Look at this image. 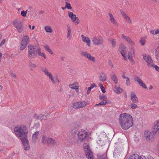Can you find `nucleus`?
Segmentation results:
<instances>
[{
	"label": "nucleus",
	"instance_id": "46",
	"mask_svg": "<svg viewBox=\"0 0 159 159\" xmlns=\"http://www.w3.org/2000/svg\"><path fill=\"white\" fill-rule=\"evenodd\" d=\"M29 67L31 68H35L37 67V65L36 64L34 63H32L31 62L30 63Z\"/></svg>",
	"mask_w": 159,
	"mask_h": 159
},
{
	"label": "nucleus",
	"instance_id": "6",
	"mask_svg": "<svg viewBox=\"0 0 159 159\" xmlns=\"http://www.w3.org/2000/svg\"><path fill=\"white\" fill-rule=\"evenodd\" d=\"M83 149L84 150L86 157L89 159H93V152L90 149V147L86 143L83 144Z\"/></svg>",
	"mask_w": 159,
	"mask_h": 159
},
{
	"label": "nucleus",
	"instance_id": "57",
	"mask_svg": "<svg viewBox=\"0 0 159 159\" xmlns=\"http://www.w3.org/2000/svg\"><path fill=\"white\" fill-rule=\"evenodd\" d=\"M128 58L131 61L134 60L132 58V57H130L129 55H128Z\"/></svg>",
	"mask_w": 159,
	"mask_h": 159
},
{
	"label": "nucleus",
	"instance_id": "20",
	"mask_svg": "<svg viewBox=\"0 0 159 159\" xmlns=\"http://www.w3.org/2000/svg\"><path fill=\"white\" fill-rule=\"evenodd\" d=\"M114 91L117 94H120L122 92L123 89L120 87H115Z\"/></svg>",
	"mask_w": 159,
	"mask_h": 159
},
{
	"label": "nucleus",
	"instance_id": "2",
	"mask_svg": "<svg viewBox=\"0 0 159 159\" xmlns=\"http://www.w3.org/2000/svg\"><path fill=\"white\" fill-rule=\"evenodd\" d=\"M119 122L123 129L126 130L133 125V119L129 114L124 113L120 115Z\"/></svg>",
	"mask_w": 159,
	"mask_h": 159
},
{
	"label": "nucleus",
	"instance_id": "34",
	"mask_svg": "<svg viewBox=\"0 0 159 159\" xmlns=\"http://www.w3.org/2000/svg\"><path fill=\"white\" fill-rule=\"evenodd\" d=\"M70 88L72 89H75L76 91L77 92L78 91H79V90H78L79 86H75V85H74V84H72L71 85V86L70 87Z\"/></svg>",
	"mask_w": 159,
	"mask_h": 159
},
{
	"label": "nucleus",
	"instance_id": "47",
	"mask_svg": "<svg viewBox=\"0 0 159 159\" xmlns=\"http://www.w3.org/2000/svg\"><path fill=\"white\" fill-rule=\"evenodd\" d=\"M102 99H103V100H106V99H107V96L104 95L103 94L101 96H99V99L100 100H101Z\"/></svg>",
	"mask_w": 159,
	"mask_h": 159
},
{
	"label": "nucleus",
	"instance_id": "9",
	"mask_svg": "<svg viewBox=\"0 0 159 159\" xmlns=\"http://www.w3.org/2000/svg\"><path fill=\"white\" fill-rule=\"evenodd\" d=\"M92 41L96 45H100L103 43V39L101 36L94 37Z\"/></svg>",
	"mask_w": 159,
	"mask_h": 159
},
{
	"label": "nucleus",
	"instance_id": "44",
	"mask_svg": "<svg viewBox=\"0 0 159 159\" xmlns=\"http://www.w3.org/2000/svg\"><path fill=\"white\" fill-rule=\"evenodd\" d=\"M130 107L133 109H134L137 107V106L136 104L134 103H131L130 104Z\"/></svg>",
	"mask_w": 159,
	"mask_h": 159
},
{
	"label": "nucleus",
	"instance_id": "50",
	"mask_svg": "<svg viewBox=\"0 0 159 159\" xmlns=\"http://www.w3.org/2000/svg\"><path fill=\"white\" fill-rule=\"evenodd\" d=\"M125 19H126V20L129 23H131V21L130 19L129 18V17L128 16L127 17H126V18H125Z\"/></svg>",
	"mask_w": 159,
	"mask_h": 159
},
{
	"label": "nucleus",
	"instance_id": "45",
	"mask_svg": "<svg viewBox=\"0 0 159 159\" xmlns=\"http://www.w3.org/2000/svg\"><path fill=\"white\" fill-rule=\"evenodd\" d=\"M88 59L89 60L93 61V62L95 61V58L94 57L92 56L91 54L90 55Z\"/></svg>",
	"mask_w": 159,
	"mask_h": 159
},
{
	"label": "nucleus",
	"instance_id": "53",
	"mask_svg": "<svg viewBox=\"0 0 159 159\" xmlns=\"http://www.w3.org/2000/svg\"><path fill=\"white\" fill-rule=\"evenodd\" d=\"M5 39H3L0 43V47L3 45L5 43Z\"/></svg>",
	"mask_w": 159,
	"mask_h": 159
},
{
	"label": "nucleus",
	"instance_id": "16",
	"mask_svg": "<svg viewBox=\"0 0 159 159\" xmlns=\"http://www.w3.org/2000/svg\"><path fill=\"white\" fill-rule=\"evenodd\" d=\"M121 36L123 39H125L130 44L133 45L134 44V43L129 37L125 36L123 34H122Z\"/></svg>",
	"mask_w": 159,
	"mask_h": 159
},
{
	"label": "nucleus",
	"instance_id": "21",
	"mask_svg": "<svg viewBox=\"0 0 159 159\" xmlns=\"http://www.w3.org/2000/svg\"><path fill=\"white\" fill-rule=\"evenodd\" d=\"M139 156L137 154H132L128 159H140Z\"/></svg>",
	"mask_w": 159,
	"mask_h": 159
},
{
	"label": "nucleus",
	"instance_id": "23",
	"mask_svg": "<svg viewBox=\"0 0 159 159\" xmlns=\"http://www.w3.org/2000/svg\"><path fill=\"white\" fill-rule=\"evenodd\" d=\"M83 40L84 42H85L87 43V44L89 46H90V40L89 38L88 37H85L84 39L83 37Z\"/></svg>",
	"mask_w": 159,
	"mask_h": 159
},
{
	"label": "nucleus",
	"instance_id": "4",
	"mask_svg": "<svg viewBox=\"0 0 159 159\" xmlns=\"http://www.w3.org/2000/svg\"><path fill=\"white\" fill-rule=\"evenodd\" d=\"M78 139L77 143H78L79 141L83 142L87 140L88 137V133L84 129H81L77 134Z\"/></svg>",
	"mask_w": 159,
	"mask_h": 159
},
{
	"label": "nucleus",
	"instance_id": "54",
	"mask_svg": "<svg viewBox=\"0 0 159 159\" xmlns=\"http://www.w3.org/2000/svg\"><path fill=\"white\" fill-rule=\"evenodd\" d=\"M91 89H92L90 88V87H89L88 88V90H87V94L88 95V94H89Z\"/></svg>",
	"mask_w": 159,
	"mask_h": 159
},
{
	"label": "nucleus",
	"instance_id": "61",
	"mask_svg": "<svg viewBox=\"0 0 159 159\" xmlns=\"http://www.w3.org/2000/svg\"><path fill=\"white\" fill-rule=\"evenodd\" d=\"M155 35H157V34H159V29H157V30L155 31Z\"/></svg>",
	"mask_w": 159,
	"mask_h": 159
},
{
	"label": "nucleus",
	"instance_id": "7",
	"mask_svg": "<svg viewBox=\"0 0 159 159\" xmlns=\"http://www.w3.org/2000/svg\"><path fill=\"white\" fill-rule=\"evenodd\" d=\"M13 25L16 28V30L19 33L23 32L24 30L23 25L21 21L15 20L13 21Z\"/></svg>",
	"mask_w": 159,
	"mask_h": 159
},
{
	"label": "nucleus",
	"instance_id": "5",
	"mask_svg": "<svg viewBox=\"0 0 159 159\" xmlns=\"http://www.w3.org/2000/svg\"><path fill=\"white\" fill-rule=\"evenodd\" d=\"M28 57L30 59L36 58L37 56V50L34 45H29L28 46Z\"/></svg>",
	"mask_w": 159,
	"mask_h": 159
},
{
	"label": "nucleus",
	"instance_id": "62",
	"mask_svg": "<svg viewBox=\"0 0 159 159\" xmlns=\"http://www.w3.org/2000/svg\"><path fill=\"white\" fill-rule=\"evenodd\" d=\"M155 31H154V30H152L150 31V33H151L152 34L155 35Z\"/></svg>",
	"mask_w": 159,
	"mask_h": 159
},
{
	"label": "nucleus",
	"instance_id": "29",
	"mask_svg": "<svg viewBox=\"0 0 159 159\" xmlns=\"http://www.w3.org/2000/svg\"><path fill=\"white\" fill-rule=\"evenodd\" d=\"M134 80L135 81H136L139 84L140 86H141L142 84L143 83L142 80L139 77H136L134 78Z\"/></svg>",
	"mask_w": 159,
	"mask_h": 159
},
{
	"label": "nucleus",
	"instance_id": "18",
	"mask_svg": "<svg viewBox=\"0 0 159 159\" xmlns=\"http://www.w3.org/2000/svg\"><path fill=\"white\" fill-rule=\"evenodd\" d=\"M39 131H37L33 134L32 139L33 143H35L36 142L38 139V136L39 134Z\"/></svg>",
	"mask_w": 159,
	"mask_h": 159
},
{
	"label": "nucleus",
	"instance_id": "40",
	"mask_svg": "<svg viewBox=\"0 0 159 159\" xmlns=\"http://www.w3.org/2000/svg\"><path fill=\"white\" fill-rule=\"evenodd\" d=\"M151 66L155 68L157 71L159 72V67L158 66L154 64H152Z\"/></svg>",
	"mask_w": 159,
	"mask_h": 159
},
{
	"label": "nucleus",
	"instance_id": "48",
	"mask_svg": "<svg viewBox=\"0 0 159 159\" xmlns=\"http://www.w3.org/2000/svg\"><path fill=\"white\" fill-rule=\"evenodd\" d=\"M140 43H141V45H144L145 44V40L142 38L140 40Z\"/></svg>",
	"mask_w": 159,
	"mask_h": 159
},
{
	"label": "nucleus",
	"instance_id": "19",
	"mask_svg": "<svg viewBox=\"0 0 159 159\" xmlns=\"http://www.w3.org/2000/svg\"><path fill=\"white\" fill-rule=\"evenodd\" d=\"M126 48L125 46L123 45H121L119 46V50L120 52V53H121L126 52Z\"/></svg>",
	"mask_w": 159,
	"mask_h": 159
},
{
	"label": "nucleus",
	"instance_id": "41",
	"mask_svg": "<svg viewBox=\"0 0 159 159\" xmlns=\"http://www.w3.org/2000/svg\"><path fill=\"white\" fill-rule=\"evenodd\" d=\"M27 11H22L21 12V15L24 17H25L26 16Z\"/></svg>",
	"mask_w": 159,
	"mask_h": 159
},
{
	"label": "nucleus",
	"instance_id": "10",
	"mask_svg": "<svg viewBox=\"0 0 159 159\" xmlns=\"http://www.w3.org/2000/svg\"><path fill=\"white\" fill-rule=\"evenodd\" d=\"M79 128V125L78 124L74 123H73L71 127V129L70 132V134L71 135H74Z\"/></svg>",
	"mask_w": 159,
	"mask_h": 159
},
{
	"label": "nucleus",
	"instance_id": "43",
	"mask_svg": "<svg viewBox=\"0 0 159 159\" xmlns=\"http://www.w3.org/2000/svg\"><path fill=\"white\" fill-rule=\"evenodd\" d=\"M38 54L39 56L43 57L44 59H46V57L44 53L42 52H39Z\"/></svg>",
	"mask_w": 159,
	"mask_h": 159
},
{
	"label": "nucleus",
	"instance_id": "31",
	"mask_svg": "<svg viewBox=\"0 0 159 159\" xmlns=\"http://www.w3.org/2000/svg\"><path fill=\"white\" fill-rule=\"evenodd\" d=\"M140 159H154V158L150 155H148L147 157V158L145 156L141 155L139 156Z\"/></svg>",
	"mask_w": 159,
	"mask_h": 159
},
{
	"label": "nucleus",
	"instance_id": "30",
	"mask_svg": "<svg viewBox=\"0 0 159 159\" xmlns=\"http://www.w3.org/2000/svg\"><path fill=\"white\" fill-rule=\"evenodd\" d=\"M108 15L110 17V20L111 22L113 24L116 23V20L114 18L113 15L110 13H108Z\"/></svg>",
	"mask_w": 159,
	"mask_h": 159
},
{
	"label": "nucleus",
	"instance_id": "22",
	"mask_svg": "<svg viewBox=\"0 0 159 159\" xmlns=\"http://www.w3.org/2000/svg\"><path fill=\"white\" fill-rule=\"evenodd\" d=\"M100 80L101 81L104 82L106 80V77L105 74L103 73L100 74Z\"/></svg>",
	"mask_w": 159,
	"mask_h": 159
},
{
	"label": "nucleus",
	"instance_id": "27",
	"mask_svg": "<svg viewBox=\"0 0 159 159\" xmlns=\"http://www.w3.org/2000/svg\"><path fill=\"white\" fill-rule=\"evenodd\" d=\"M90 54L86 52H82L81 53L82 56L85 57L86 58H88L89 57Z\"/></svg>",
	"mask_w": 159,
	"mask_h": 159
},
{
	"label": "nucleus",
	"instance_id": "35",
	"mask_svg": "<svg viewBox=\"0 0 159 159\" xmlns=\"http://www.w3.org/2000/svg\"><path fill=\"white\" fill-rule=\"evenodd\" d=\"M112 44V47L113 48H115L116 45V40L115 39H111L110 41Z\"/></svg>",
	"mask_w": 159,
	"mask_h": 159
},
{
	"label": "nucleus",
	"instance_id": "26",
	"mask_svg": "<svg viewBox=\"0 0 159 159\" xmlns=\"http://www.w3.org/2000/svg\"><path fill=\"white\" fill-rule=\"evenodd\" d=\"M79 102H76L74 103L73 107L75 109H78L82 107Z\"/></svg>",
	"mask_w": 159,
	"mask_h": 159
},
{
	"label": "nucleus",
	"instance_id": "1",
	"mask_svg": "<svg viewBox=\"0 0 159 159\" xmlns=\"http://www.w3.org/2000/svg\"><path fill=\"white\" fill-rule=\"evenodd\" d=\"M14 131L16 134L21 140L24 146V149L28 150L30 149L29 142L27 139L28 129L25 126L15 127Z\"/></svg>",
	"mask_w": 159,
	"mask_h": 159
},
{
	"label": "nucleus",
	"instance_id": "42",
	"mask_svg": "<svg viewBox=\"0 0 159 159\" xmlns=\"http://www.w3.org/2000/svg\"><path fill=\"white\" fill-rule=\"evenodd\" d=\"M80 105L81 106V107H84L86 106V102L84 101H83L81 102H80Z\"/></svg>",
	"mask_w": 159,
	"mask_h": 159
},
{
	"label": "nucleus",
	"instance_id": "58",
	"mask_svg": "<svg viewBox=\"0 0 159 159\" xmlns=\"http://www.w3.org/2000/svg\"><path fill=\"white\" fill-rule=\"evenodd\" d=\"M109 65L112 67H113V65L112 63L111 60L109 61Z\"/></svg>",
	"mask_w": 159,
	"mask_h": 159
},
{
	"label": "nucleus",
	"instance_id": "25",
	"mask_svg": "<svg viewBox=\"0 0 159 159\" xmlns=\"http://www.w3.org/2000/svg\"><path fill=\"white\" fill-rule=\"evenodd\" d=\"M107 156V154L104 153L102 155H98L97 157L98 159H108Z\"/></svg>",
	"mask_w": 159,
	"mask_h": 159
},
{
	"label": "nucleus",
	"instance_id": "63",
	"mask_svg": "<svg viewBox=\"0 0 159 159\" xmlns=\"http://www.w3.org/2000/svg\"><path fill=\"white\" fill-rule=\"evenodd\" d=\"M37 53H39V52H41V49L40 48H38L37 49Z\"/></svg>",
	"mask_w": 159,
	"mask_h": 159
},
{
	"label": "nucleus",
	"instance_id": "13",
	"mask_svg": "<svg viewBox=\"0 0 159 159\" xmlns=\"http://www.w3.org/2000/svg\"><path fill=\"white\" fill-rule=\"evenodd\" d=\"M143 59L147 63L148 66H149L150 64L152 63L153 62V61L151 57L150 56H147L146 54H144L143 55Z\"/></svg>",
	"mask_w": 159,
	"mask_h": 159
},
{
	"label": "nucleus",
	"instance_id": "14",
	"mask_svg": "<svg viewBox=\"0 0 159 159\" xmlns=\"http://www.w3.org/2000/svg\"><path fill=\"white\" fill-rule=\"evenodd\" d=\"M47 143L48 145L54 146L56 144V142L55 139L52 138H49L47 139Z\"/></svg>",
	"mask_w": 159,
	"mask_h": 159
},
{
	"label": "nucleus",
	"instance_id": "32",
	"mask_svg": "<svg viewBox=\"0 0 159 159\" xmlns=\"http://www.w3.org/2000/svg\"><path fill=\"white\" fill-rule=\"evenodd\" d=\"M159 48V46L157 47V48H156L155 50V56L157 60H159V52L157 51Z\"/></svg>",
	"mask_w": 159,
	"mask_h": 159
},
{
	"label": "nucleus",
	"instance_id": "56",
	"mask_svg": "<svg viewBox=\"0 0 159 159\" xmlns=\"http://www.w3.org/2000/svg\"><path fill=\"white\" fill-rule=\"evenodd\" d=\"M71 31L70 30H68V33H67V38H68V37L70 36V34H71Z\"/></svg>",
	"mask_w": 159,
	"mask_h": 159
},
{
	"label": "nucleus",
	"instance_id": "8",
	"mask_svg": "<svg viewBox=\"0 0 159 159\" xmlns=\"http://www.w3.org/2000/svg\"><path fill=\"white\" fill-rule=\"evenodd\" d=\"M29 37L26 35L23 37L21 42L20 49L21 50H24L26 47L29 42Z\"/></svg>",
	"mask_w": 159,
	"mask_h": 159
},
{
	"label": "nucleus",
	"instance_id": "64",
	"mask_svg": "<svg viewBox=\"0 0 159 159\" xmlns=\"http://www.w3.org/2000/svg\"><path fill=\"white\" fill-rule=\"evenodd\" d=\"M75 21H76V22L77 23V24H78L80 22V20L78 17H77V18L76 20Z\"/></svg>",
	"mask_w": 159,
	"mask_h": 159
},
{
	"label": "nucleus",
	"instance_id": "38",
	"mask_svg": "<svg viewBox=\"0 0 159 159\" xmlns=\"http://www.w3.org/2000/svg\"><path fill=\"white\" fill-rule=\"evenodd\" d=\"M99 86L100 87L101 91L103 93H104L106 92L105 89L103 86V85L101 84H99Z\"/></svg>",
	"mask_w": 159,
	"mask_h": 159
},
{
	"label": "nucleus",
	"instance_id": "17",
	"mask_svg": "<svg viewBox=\"0 0 159 159\" xmlns=\"http://www.w3.org/2000/svg\"><path fill=\"white\" fill-rule=\"evenodd\" d=\"M131 99L134 103H136L138 102V98L134 93H131Z\"/></svg>",
	"mask_w": 159,
	"mask_h": 159
},
{
	"label": "nucleus",
	"instance_id": "15",
	"mask_svg": "<svg viewBox=\"0 0 159 159\" xmlns=\"http://www.w3.org/2000/svg\"><path fill=\"white\" fill-rule=\"evenodd\" d=\"M68 13L69 14V17L71 19V20L73 22H75L77 18V17L73 12L70 11H68Z\"/></svg>",
	"mask_w": 159,
	"mask_h": 159
},
{
	"label": "nucleus",
	"instance_id": "28",
	"mask_svg": "<svg viewBox=\"0 0 159 159\" xmlns=\"http://www.w3.org/2000/svg\"><path fill=\"white\" fill-rule=\"evenodd\" d=\"M45 30L47 32L52 33V30L51 26H46L45 27Z\"/></svg>",
	"mask_w": 159,
	"mask_h": 159
},
{
	"label": "nucleus",
	"instance_id": "3",
	"mask_svg": "<svg viewBox=\"0 0 159 159\" xmlns=\"http://www.w3.org/2000/svg\"><path fill=\"white\" fill-rule=\"evenodd\" d=\"M157 128L154 125L152 128L151 131H145L144 132L145 137L146 138L147 141H150L152 139H154L155 134L157 133L159 134V131L157 129Z\"/></svg>",
	"mask_w": 159,
	"mask_h": 159
},
{
	"label": "nucleus",
	"instance_id": "36",
	"mask_svg": "<svg viewBox=\"0 0 159 159\" xmlns=\"http://www.w3.org/2000/svg\"><path fill=\"white\" fill-rule=\"evenodd\" d=\"M108 102H107L106 100H103L99 103L98 104H99L100 105H105L108 104Z\"/></svg>",
	"mask_w": 159,
	"mask_h": 159
},
{
	"label": "nucleus",
	"instance_id": "55",
	"mask_svg": "<svg viewBox=\"0 0 159 159\" xmlns=\"http://www.w3.org/2000/svg\"><path fill=\"white\" fill-rule=\"evenodd\" d=\"M96 87L97 86H96L95 84H91L90 87H89L91 89H92L94 87Z\"/></svg>",
	"mask_w": 159,
	"mask_h": 159
},
{
	"label": "nucleus",
	"instance_id": "33",
	"mask_svg": "<svg viewBox=\"0 0 159 159\" xmlns=\"http://www.w3.org/2000/svg\"><path fill=\"white\" fill-rule=\"evenodd\" d=\"M44 48H45V50L48 52H49L51 54H52L53 53L51 49H50L49 46L47 45L44 46Z\"/></svg>",
	"mask_w": 159,
	"mask_h": 159
},
{
	"label": "nucleus",
	"instance_id": "11",
	"mask_svg": "<svg viewBox=\"0 0 159 159\" xmlns=\"http://www.w3.org/2000/svg\"><path fill=\"white\" fill-rule=\"evenodd\" d=\"M41 70L44 72L45 75L49 77V79L51 80L52 83L55 84V82L51 73L49 72L48 70L46 68H42L41 69Z\"/></svg>",
	"mask_w": 159,
	"mask_h": 159
},
{
	"label": "nucleus",
	"instance_id": "39",
	"mask_svg": "<svg viewBox=\"0 0 159 159\" xmlns=\"http://www.w3.org/2000/svg\"><path fill=\"white\" fill-rule=\"evenodd\" d=\"M120 12L121 13L122 15L124 17L126 18L128 17V16L122 10H120Z\"/></svg>",
	"mask_w": 159,
	"mask_h": 159
},
{
	"label": "nucleus",
	"instance_id": "51",
	"mask_svg": "<svg viewBox=\"0 0 159 159\" xmlns=\"http://www.w3.org/2000/svg\"><path fill=\"white\" fill-rule=\"evenodd\" d=\"M46 139V136H43L42 138V142L44 144L45 143V142H44L45 140H46V139Z\"/></svg>",
	"mask_w": 159,
	"mask_h": 159
},
{
	"label": "nucleus",
	"instance_id": "12",
	"mask_svg": "<svg viewBox=\"0 0 159 159\" xmlns=\"http://www.w3.org/2000/svg\"><path fill=\"white\" fill-rule=\"evenodd\" d=\"M34 117L36 120H46L47 119V116L46 115L42 114H40L38 115L37 113L34 114Z\"/></svg>",
	"mask_w": 159,
	"mask_h": 159
},
{
	"label": "nucleus",
	"instance_id": "59",
	"mask_svg": "<svg viewBox=\"0 0 159 159\" xmlns=\"http://www.w3.org/2000/svg\"><path fill=\"white\" fill-rule=\"evenodd\" d=\"M141 86H142V87H143V88H144V89H147V87L145 85V84L144 83H143L142 84V85Z\"/></svg>",
	"mask_w": 159,
	"mask_h": 159
},
{
	"label": "nucleus",
	"instance_id": "60",
	"mask_svg": "<svg viewBox=\"0 0 159 159\" xmlns=\"http://www.w3.org/2000/svg\"><path fill=\"white\" fill-rule=\"evenodd\" d=\"M11 75L12 77H13L14 78H15L16 77V74L14 73H11Z\"/></svg>",
	"mask_w": 159,
	"mask_h": 159
},
{
	"label": "nucleus",
	"instance_id": "37",
	"mask_svg": "<svg viewBox=\"0 0 159 159\" xmlns=\"http://www.w3.org/2000/svg\"><path fill=\"white\" fill-rule=\"evenodd\" d=\"M66 3V8L69 9H70L72 8V7L71 6V5L69 3H68L67 2H65Z\"/></svg>",
	"mask_w": 159,
	"mask_h": 159
},
{
	"label": "nucleus",
	"instance_id": "24",
	"mask_svg": "<svg viewBox=\"0 0 159 159\" xmlns=\"http://www.w3.org/2000/svg\"><path fill=\"white\" fill-rule=\"evenodd\" d=\"M111 79L114 82L115 84H117L118 83V79L116 76L114 74L111 75Z\"/></svg>",
	"mask_w": 159,
	"mask_h": 159
},
{
	"label": "nucleus",
	"instance_id": "49",
	"mask_svg": "<svg viewBox=\"0 0 159 159\" xmlns=\"http://www.w3.org/2000/svg\"><path fill=\"white\" fill-rule=\"evenodd\" d=\"M126 52H124L121 53V54L122 55V56L124 57V59L125 60H127V58L126 56Z\"/></svg>",
	"mask_w": 159,
	"mask_h": 159
},
{
	"label": "nucleus",
	"instance_id": "52",
	"mask_svg": "<svg viewBox=\"0 0 159 159\" xmlns=\"http://www.w3.org/2000/svg\"><path fill=\"white\" fill-rule=\"evenodd\" d=\"M126 83L127 85L128 86L130 85V83L129 81V78H127V79L126 81Z\"/></svg>",
	"mask_w": 159,
	"mask_h": 159
}]
</instances>
